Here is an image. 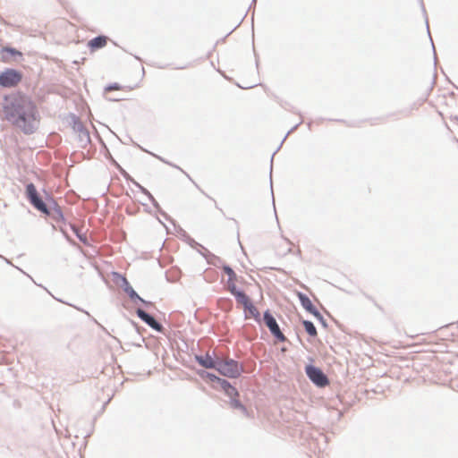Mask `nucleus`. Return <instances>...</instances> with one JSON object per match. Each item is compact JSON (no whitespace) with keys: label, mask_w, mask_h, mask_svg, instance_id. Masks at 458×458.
<instances>
[{"label":"nucleus","mask_w":458,"mask_h":458,"mask_svg":"<svg viewBox=\"0 0 458 458\" xmlns=\"http://www.w3.org/2000/svg\"><path fill=\"white\" fill-rule=\"evenodd\" d=\"M264 321L273 335H275L280 341L285 340V337L281 332L275 318L268 311L265 312L264 314Z\"/></svg>","instance_id":"obj_6"},{"label":"nucleus","mask_w":458,"mask_h":458,"mask_svg":"<svg viewBox=\"0 0 458 458\" xmlns=\"http://www.w3.org/2000/svg\"><path fill=\"white\" fill-rule=\"evenodd\" d=\"M108 38L106 36H98L89 41L88 47L90 50L95 51L106 46Z\"/></svg>","instance_id":"obj_9"},{"label":"nucleus","mask_w":458,"mask_h":458,"mask_svg":"<svg viewBox=\"0 0 458 458\" xmlns=\"http://www.w3.org/2000/svg\"><path fill=\"white\" fill-rule=\"evenodd\" d=\"M298 297L301 301V303L302 307L308 310L309 312L314 314L315 316H319V313L317 311L315 306L313 305L312 301L310 300L308 296H306L303 293H298Z\"/></svg>","instance_id":"obj_10"},{"label":"nucleus","mask_w":458,"mask_h":458,"mask_svg":"<svg viewBox=\"0 0 458 458\" xmlns=\"http://www.w3.org/2000/svg\"><path fill=\"white\" fill-rule=\"evenodd\" d=\"M230 292L235 296L238 303L243 306V308L250 301V298L242 292L238 291L235 285H232Z\"/></svg>","instance_id":"obj_11"},{"label":"nucleus","mask_w":458,"mask_h":458,"mask_svg":"<svg viewBox=\"0 0 458 458\" xmlns=\"http://www.w3.org/2000/svg\"><path fill=\"white\" fill-rule=\"evenodd\" d=\"M244 314L245 318H254L258 320L259 318V312L257 310V308L252 304L251 301L249 302L244 308Z\"/></svg>","instance_id":"obj_13"},{"label":"nucleus","mask_w":458,"mask_h":458,"mask_svg":"<svg viewBox=\"0 0 458 458\" xmlns=\"http://www.w3.org/2000/svg\"><path fill=\"white\" fill-rule=\"evenodd\" d=\"M125 87L123 86H121L120 84L118 83H114V84H111V85H108L107 87L105 88V92L107 93V92H110L112 90H125Z\"/></svg>","instance_id":"obj_17"},{"label":"nucleus","mask_w":458,"mask_h":458,"mask_svg":"<svg viewBox=\"0 0 458 458\" xmlns=\"http://www.w3.org/2000/svg\"><path fill=\"white\" fill-rule=\"evenodd\" d=\"M207 377L210 380V381H216L220 384V380H223L222 378L213 375V374H209L208 373L207 374Z\"/></svg>","instance_id":"obj_20"},{"label":"nucleus","mask_w":458,"mask_h":458,"mask_svg":"<svg viewBox=\"0 0 458 458\" xmlns=\"http://www.w3.org/2000/svg\"><path fill=\"white\" fill-rule=\"evenodd\" d=\"M303 324V327L306 330V332L310 335V336H316L318 335V332H317V329L315 327V326L313 325L312 322L310 321H308V320H304L302 322Z\"/></svg>","instance_id":"obj_16"},{"label":"nucleus","mask_w":458,"mask_h":458,"mask_svg":"<svg viewBox=\"0 0 458 458\" xmlns=\"http://www.w3.org/2000/svg\"><path fill=\"white\" fill-rule=\"evenodd\" d=\"M26 196L30 204L38 211L49 215V210L46 203L40 199L36 186L33 183H29L26 186Z\"/></svg>","instance_id":"obj_3"},{"label":"nucleus","mask_w":458,"mask_h":458,"mask_svg":"<svg viewBox=\"0 0 458 458\" xmlns=\"http://www.w3.org/2000/svg\"><path fill=\"white\" fill-rule=\"evenodd\" d=\"M220 386L228 396L233 397L238 395L237 390L233 386H231L228 381L225 379L220 380Z\"/></svg>","instance_id":"obj_14"},{"label":"nucleus","mask_w":458,"mask_h":458,"mask_svg":"<svg viewBox=\"0 0 458 458\" xmlns=\"http://www.w3.org/2000/svg\"><path fill=\"white\" fill-rule=\"evenodd\" d=\"M216 370L223 376L235 378L242 372V367L233 360L217 361Z\"/></svg>","instance_id":"obj_2"},{"label":"nucleus","mask_w":458,"mask_h":458,"mask_svg":"<svg viewBox=\"0 0 458 458\" xmlns=\"http://www.w3.org/2000/svg\"><path fill=\"white\" fill-rule=\"evenodd\" d=\"M231 406L234 409H242V410H245V408L242 405V403L236 400V399H233L232 400L231 402Z\"/></svg>","instance_id":"obj_19"},{"label":"nucleus","mask_w":458,"mask_h":458,"mask_svg":"<svg viewBox=\"0 0 458 458\" xmlns=\"http://www.w3.org/2000/svg\"><path fill=\"white\" fill-rule=\"evenodd\" d=\"M305 370L309 378L318 386L324 387L329 384L328 378L320 369L309 365Z\"/></svg>","instance_id":"obj_5"},{"label":"nucleus","mask_w":458,"mask_h":458,"mask_svg":"<svg viewBox=\"0 0 458 458\" xmlns=\"http://www.w3.org/2000/svg\"><path fill=\"white\" fill-rule=\"evenodd\" d=\"M0 56L4 63H10L15 57H21L22 53L15 48L4 47L0 50Z\"/></svg>","instance_id":"obj_7"},{"label":"nucleus","mask_w":458,"mask_h":458,"mask_svg":"<svg viewBox=\"0 0 458 458\" xmlns=\"http://www.w3.org/2000/svg\"><path fill=\"white\" fill-rule=\"evenodd\" d=\"M125 292L129 294V296L131 297V299H139L140 301H143L138 294L137 293L132 289L131 286L130 285H127L125 287Z\"/></svg>","instance_id":"obj_18"},{"label":"nucleus","mask_w":458,"mask_h":458,"mask_svg":"<svg viewBox=\"0 0 458 458\" xmlns=\"http://www.w3.org/2000/svg\"><path fill=\"white\" fill-rule=\"evenodd\" d=\"M4 117L26 134L35 131L39 122L36 105L23 96L13 98L3 108Z\"/></svg>","instance_id":"obj_1"},{"label":"nucleus","mask_w":458,"mask_h":458,"mask_svg":"<svg viewBox=\"0 0 458 458\" xmlns=\"http://www.w3.org/2000/svg\"><path fill=\"white\" fill-rule=\"evenodd\" d=\"M21 81V74L13 70L6 69L0 73V85L4 88L15 87Z\"/></svg>","instance_id":"obj_4"},{"label":"nucleus","mask_w":458,"mask_h":458,"mask_svg":"<svg viewBox=\"0 0 458 458\" xmlns=\"http://www.w3.org/2000/svg\"><path fill=\"white\" fill-rule=\"evenodd\" d=\"M137 315L138 317L142 319L146 324H148L150 327H152L153 329H156L157 331H160L162 327L159 323H157L156 321V319L151 317L150 315H148V313H146L144 310H140V309H138L137 310Z\"/></svg>","instance_id":"obj_8"},{"label":"nucleus","mask_w":458,"mask_h":458,"mask_svg":"<svg viewBox=\"0 0 458 458\" xmlns=\"http://www.w3.org/2000/svg\"><path fill=\"white\" fill-rule=\"evenodd\" d=\"M223 270L228 276L227 284H228L229 290H231L232 285H235L236 275L233 272V270L231 267H227V266H225L223 267Z\"/></svg>","instance_id":"obj_15"},{"label":"nucleus","mask_w":458,"mask_h":458,"mask_svg":"<svg viewBox=\"0 0 458 458\" xmlns=\"http://www.w3.org/2000/svg\"><path fill=\"white\" fill-rule=\"evenodd\" d=\"M198 362L204 368L216 369L217 367V361H215L210 356H197Z\"/></svg>","instance_id":"obj_12"}]
</instances>
